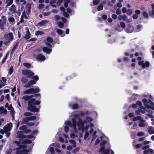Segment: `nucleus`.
Here are the masks:
<instances>
[{"instance_id":"29","label":"nucleus","mask_w":154,"mask_h":154,"mask_svg":"<svg viewBox=\"0 0 154 154\" xmlns=\"http://www.w3.org/2000/svg\"><path fill=\"white\" fill-rule=\"evenodd\" d=\"M69 142L73 145L74 147H75L76 146V143L75 141L73 140H69Z\"/></svg>"},{"instance_id":"48","label":"nucleus","mask_w":154,"mask_h":154,"mask_svg":"<svg viewBox=\"0 0 154 154\" xmlns=\"http://www.w3.org/2000/svg\"><path fill=\"white\" fill-rule=\"evenodd\" d=\"M144 135V133L142 131H140L138 132L137 134V135L138 136H142Z\"/></svg>"},{"instance_id":"23","label":"nucleus","mask_w":154,"mask_h":154,"mask_svg":"<svg viewBox=\"0 0 154 154\" xmlns=\"http://www.w3.org/2000/svg\"><path fill=\"white\" fill-rule=\"evenodd\" d=\"M29 121V119L28 118V117H26L24 119H23L22 121L21 122V124H27V123Z\"/></svg>"},{"instance_id":"28","label":"nucleus","mask_w":154,"mask_h":154,"mask_svg":"<svg viewBox=\"0 0 154 154\" xmlns=\"http://www.w3.org/2000/svg\"><path fill=\"white\" fill-rule=\"evenodd\" d=\"M13 0H6V3H7V6H9L11 5L13 3Z\"/></svg>"},{"instance_id":"31","label":"nucleus","mask_w":154,"mask_h":154,"mask_svg":"<svg viewBox=\"0 0 154 154\" xmlns=\"http://www.w3.org/2000/svg\"><path fill=\"white\" fill-rule=\"evenodd\" d=\"M103 8V5L102 4H101L97 7V10L98 11H100L102 10Z\"/></svg>"},{"instance_id":"54","label":"nucleus","mask_w":154,"mask_h":154,"mask_svg":"<svg viewBox=\"0 0 154 154\" xmlns=\"http://www.w3.org/2000/svg\"><path fill=\"white\" fill-rule=\"evenodd\" d=\"M89 135V133L88 132H86L85 135L84 136V139L85 140H86L88 137Z\"/></svg>"},{"instance_id":"49","label":"nucleus","mask_w":154,"mask_h":154,"mask_svg":"<svg viewBox=\"0 0 154 154\" xmlns=\"http://www.w3.org/2000/svg\"><path fill=\"white\" fill-rule=\"evenodd\" d=\"M116 14L118 15L120 14H121V11L120 8H118L116 10Z\"/></svg>"},{"instance_id":"5","label":"nucleus","mask_w":154,"mask_h":154,"mask_svg":"<svg viewBox=\"0 0 154 154\" xmlns=\"http://www.w3.org/2000/svg\"><path fill=\"white\" fill-rule=\"evenodd\" d=\"M138 60H140L138 62V64L140 66H141L144 69L146 67H148L150 65L148 61H146L145 63H144L143 60H140L142 58H137Z\"/></svg>"},{"instance_id":"43","label":"nucleus","mask_w":154,"mask_h":154,"mask_svg":"<svg viewBox=\"0 0 154 154\" xmlns=\"http://www.w3.org/2000/svg\"><path fill=\"white\" fill-rule=\"evenodd\" d=\"M24 115L26 116H28L32 115V113L30 112H26L24 113Z\"/></svg>"},{"instance_id":"18","label":"nucleus","mask_w":154,"mask_h":154,"mask_svg":"<svg viewBox=\"0 0 154 154\" xmlns=\"http://www.w3.org/2000/svg\"><path fill=\"white\" fill-rule=\"evenodd\" d=\"M48 22V21L46 20H42L41 22H39L38 24V26H41L44 25Z\"/></svg>"},{"instance_id":"45","label":"nucleus","mask_w":154,"mask_h":154,"mask_svg":"<svg viewBox=\"0 0 154 154\" xmlns=\"http://www.w3.org/2000/svg\"><path fill=\"white\" fill-rule=\"evenodd\" d=\"M26 10L27 9H31V6L30 4L27 3L26 5Z\"/></svg>"},{"instance_id":"40","label":"nucleus","mask_w":154,"mask_h":154,"mask_svg":"<svg viewBox=\"0 0 154 154\" xmlns=\"http://www.w3.org/2000/svg\"><path fill=\"white\" fill-rule=\"evenodd\" d=\"M47 41L49 42L52 43L53 42V39L50 37H48L46 38Z\"/></svg>"},{"instance_id":"62","label":"nucleus","mask_w":154,"mask_h":154,"mask_svg":"<svg viewBox=\"0 0 154 154\" xmlns=\"http://www.w3.org/2000/svg\"><path fill=\"white\" fill-rule=\"evenodd\" d=\"M44 5L43 4H40L38 6V8L39 9H42L44 8Z\"/></svg>"},{"instance_id":"55","label":"nucleus","mask_w":154,"mask_h":154,"mask_svg":"<svg viewBox=\"0 0 154 154\" xmlns=\"http://www.w3.org/2000/svg\"><path fill=\"white\" fill-rule=\"evenodd\" d=\"M86 119L87 121L89 122H91L93 121L91 117L89 116L87 117Z\"/></svg>"},{"instance_id":"57","label":"nucleus","mask_w":154,"mask_h":154,"mask_svg":"<svg viewBox=\"0 0 154 154\" xmlns=\"http://www.w3.org/2000/svg\"><path fill=\"white\" fill-rule=\"evenodd\" d=\"M36 58H45V56L43 55L42 54H39L36 57Z\"/></svg>"},{"instance_id":"4","label":"nucleus","mask_w":154,"mask_h":154,"mask_svg":"<svg viewBox=\"0 0 154 154\" xmlns=\"http://www.w3.org/2000/svg\"><path fill=\"white\" fill-rule=\"evenodd\" d=\"M23 75H25L27 78H30L33 76L34 72L29 69H23L22 71Z\"/></svg>"},{"instance_id":"50","label":"nucleus","mask_w":154,"mask_h":154,"mask_svg":"<svg viewBox=\"0 0 154 154\" xmlns=\"http://www.w3.org/2000/svg\"><path fill=\"white\" fill-rule=\"evenodd\" d=\"M69 130V127L67 125H65L64 127V130L66 133L68 132Z\"/></svg>"},{"instance_id":"37","label":"nucleus","mask_w":154,"mask_h":154,"mask_svg":"<svg viewBox=\"0 0 154 154\" xmlns=\"http://www.w3.org/2000/svg\"><path fill=\"white\" fill-rule=\"evenodd\" d=\"M23 132L22 131H17V135H18V138H20L21 137L22 134H23Z\"/></svg>"},{"instance_id":"3","label":"nucleus","mask_w":154,"mask_h":154,"mask_svg":"<svg viewBox=\"0 0 154 154\" xmlns=\"http://www.w3.org/2000/svg\"><path fill=\"white\" fill-rule=\"evenodd\" d=\"M40 90L38 87L35 88H31L28 89L24 91L23 92L24 94H31L36 93L39 92Z\"/></svg>"},{"instance_id":"46","label":"nucleus","mask_w":154,"mask_h":154,"mask_svg":"<svg viewBox=\"0 0 154 154\" xmlns=\"http://www.w3.org/2000/svg\"><path fill=\"white\" fill-rule=\"evenodd\" d=\"M110 150L109 149H107L104 152H102L101 154H109Z\"/></svg>"},{"instance_id":"32","label":"nucleus","mask_w":154,"mask_h":154,"mask_svg":"<svg viewBox=\"0 0 154 154\" xmlns=\"http://www.w3.org/2000/svg\"><path fill=\"white\" fill-rule=\"evenodd\" d=\"M143 16L146 19H147L148 18V15L147 13L145 11L143 12L142 13Z\"/></svg>"},{"instance_id":"63","label":"nucleus","mask_w":154,"mask_h":154,"mask_svg":"<svg viewBox=\"0 0 154 154\" xmlns=\"http://www.w3.org/2000/svg\"><path fill=\"white\" fill-rule=\"evenodd\" d=\"M138 16L136 14H134L132 16V18L134 19H136L138 18Z\"/></svg>"},{"instance_id":"61","label":"nucleus","mask_w":154,"mask_h":154,"mask_svg":"<svg viewBox=\"0 0 154 154\" xmlns=\"http://www.w3.org/2000/svg\"><path fill=\"white\" fill-rule=\"evenodd\" d=\"M31 131V130L30 129H26V130H25V131H24L23 133L26 134V133H29Z\"/></svg>"},{"instance_id":"60","label":"nucleus","mask_w":154,"mask_h":154,"mask_svg":"<svg viewBox=\"0 0 154 154\" xmlns=\"http://www.w3.org/2000/svg\"><path fill=\"white\" fill-rule=\"evenodd\" d=\"M112 17L114 20H116L117 18V16L115 14H113L112 15Z\"/></svg>"},{"instance_id":"20","label":"nucleus","mask_w":154,"mask_h":154,"mask_svg":"<svg viewBox=\"0 0 154 154\" xmlns=\"http://www.w3.org/2000/svg\"><path fill=\"white\" fill-rule=\"evenodd\" d=\"M9 10L11 11H13V13L16 12V8L15 5L14 4L12 5L10 8Z\"/></svg>"},{"instance_id":"64","label":"nucleus","mask_w":154,"mask_h":154,"mask_svg":"<svg viewBox=\"0 0 154 154\" xmlns=\"http://www.w3.org/2000/svg\"><path fill=\"white\" fill-rule=\"evenodd\" d=\"M135 14L137 15H139L140 14L141 11L140 10H137L135 11Z\"/></svg>"},{"instance_id":"44","label":"nucleus","mask_w":154,"mask_h":154,"mask_svg":"<svg viewBox=\"0 0 154 154\" xmlns=\"http://www.w3.org/2000/svg\"><path fill=\"white\" fill-rule=\"evenodd\" d=\"M0 110L1 111H2L3 113H6L7 112L6 109H4L3 107H1L0 108Z\"/></svg>"},{"instance_id":"35","label":"nucleus","mask_w":154,"mask_h":154,"mask_svg":"<svg viewBox=\"0 0 154 154\" xmlns=\"http://www.w3.org/2000/svg\"><path fill=\"white\" fill-rule=\"evenodd\" d=\"M22 99H23L25 101H27L30 100L29 96L28 95H25L23 96L22 97Z\"/></svg>"},{"instance_id":"36","label":"nucleus","mask_w":154,"mask_h":154,"mask_svg":"<svg viewBox=\"0 0 154 154\" xmlns=\"http://www.w3.org/2000/svg\"><path fill=\"white\" fill-rule=\"evenodd\" d=\"M31 78L32 79L34 80L35 81H37L39 79L37 75L34 76V75Z\"/></svg>"},{"instance_id":"7","label":"nucleus","mask_w":154,"mask_h":154,"mask_svg":"<svg viewBox=\"0 0 154 154\" xmlns=\"http://www.w3.org/2000/svg\"><path fill=\"white\" fill-rule=\"evenodd\" d=\"M78 121V125L79 130H81L82 128V130H84L85 128L84 122H82V119L80 118H79Z\"/></svg>"},{"instance_id":"13","label":"nucleus","mask_w":154,"mask_h":154,"mask_svg":"<svg viewBox=\"0 0 154 154\" xmlns=\"http://www.w3.org/2000/svg\"><path fill=\"white\" fill-rule=\"evenodd\" d=\"M138 120H140L141 122H145V120L142 119V118L139 116L134 117L133 119V120L134 121H136Z\"/></svg>"},{"instance_id":"19","label":"nucleus","mask_w":154,"mask_h":154,"mask_svg":"<svg viewBox=\"0 0 154 154\" xmlns=\"http://www.w3.org/2000/svg\"><path fill=\"white\" fill-rule=\"evenodd\" d=\"M148 132L149 134H154V128L152 126H150L148 128Z\"/></svg>"},{"instance_id":"27","label":"nucleus","mask_w":154,"mask_h":154,"mask_svg":"<svg viewBox=\"0 0 154 154\" xmlns=\"http://www.w3.org/2000/svg\"><path fill=\"white\" fill-rule=\"evenodd\" d=\"M27 129V127L26 125H23L21 126L19 128L20 130H23L25 131L26 129Z\"/></svg>"},{"instance_id":"21","label":"nucleus","mask_w":154,"mask_h":154,"mask_svg":"<svg viewBox=\"0 0 154 154\" xmlns=\"http://www.w3.org/2000/svg\"><path fill=\"white\" fill-rule=\"evenodd\" d=\"M28 78L26 76H23L21 79L22 82L24 84L27 83L28 81Z\"/></svg>"},{"instance_id":"17","label":"nucleus","mask_w":154,"mask_h":154,"mask_svg":"<svg viewBox=\"0 0 154 154\" xmlns=\"http://www.w3.org/2000/svg\"><path fill=\"white\" fill-rule=\"evenodd\" d=\"M142 101L144 103V106L146 108H149V105H148V101L147 100L146 98H144L142 100Z\"/></svg>"},{"instance_id":"9","label":"nucleus","mask_w":154,"mask_h":154,"mask_svg":"<svg viewBox=\"0 0 154 154\" xmlns=\"http://www.w3.org/2000/svg\"><path fill=\"white\" fill-rule=\"evenodd\" d=\"M12 127V124L11 122L5 125L4 127V129L5 131L7 132L8 131H10Z\"/></svg>"},{"instance_id":"58","label":"nucleus","mask_w":154,"mask_h":154,"mask_svg":"<svg viewBox=\"0 0 154 154\" xmlns=\"http://www.w3.org/2000/svg\"><path fill=\"white\" fill-rule=\"evenodd\" d=\"M120 25L121 27L123 28H124L125 27V23L123 22H121L120 23Z\"/></svg>"},{"instance_id":"22","label":"nucleus","mask_w":154,"mask_h":154,"mask_svg":"<svg viewBox=\"0 0 154 154\" xmlns=\"http://www.w3.org/2000/svg\"><path fill=\"white\" fill-rule=\"evenodd\" d=\"M72 126L74 129H75L76 128V119L73 118L72 119Z\"/></svg>"},{"instance_id":"11","label":"nucleus","mask_w":154,"mask_h":154,"mask_svg":"<svg viewBox=\"0 0 154 154\" xmlns=\"http://www.w3.org/2000/svg\"><path fill=\"white\" fill-rule=\"evenodd\" d=\"M133 27L129 24L126 28L125 30L128 33H131L133 31Z\"/></svg>"},{"instance_id":"1","label":"nucleus","mask_w":154,"mask_h":154,"mask_svg":"<svg viewBox=\"0 0 154 154\" xmlns=\"http://www.w3.org/2000/svg\"><path fill=\"white\" fill-rule=\"evenodd\" d=\"M35 100V98L31 99L28 101V109L32 112H38L40 108V106L39 105L38 108L36 107L35 105L33 103Z\"/></svg>"},{"instance_id":"39","label":"nucleus","mask_w":154,"mask_h":154,"mask_svg":"<svg viewBox=\"0 0 154 154\" xmlns=\"http://www.w3.org/2000/svg\"><path fill=\"white\" fill-rule=\"evenodd\" d=\"M14 71V68L13 66H11L10 67L9 70V73L10 75H11L13 72Z\"/></svg>"},{"instance_id":"51","label":"nucleus","mask_w":154,"mask_h":154,"mask_svg":"<svg viewBox=\"0 0 154 154\" xmlns=\"http://www.w3.org/2000/svg\"><path fill=\"white\" fill-rule=\"evenodd\" d=\"M144 122H141L138 124V126L140 127H144L146 125L143 123Z\"/></svg>"},{"instance_id":"38","label":"nucleus","mask_w":154,"mask_h":154,"mask_svg":"<svg viewBox=\"0 0 154 154\" xmlns=\"http://www.w3.org/2000/svg\"><path fill=\"white\" fill-rule=\"evenodd\" d=\"M64 24L62 22H59L58 23V26L59 28H62L64 26Z\"/></svg>"},{"instance_id":"2","label":"nucleus","mask_w":154,"mask_h":154,"mask_svg":"<svg viewBox=\"0 0 154 154\" xmlns=\"http://www.w3.org/2000/svg\"><path fill=\"white\" fill-rule=\"evenodd\" d=\"M4 38L5 41L3 43L4 45H7L10 43L14 39V36L12 32L4 35Z\"/></svg>"},{"instance_id":"34","label":"nucleus","mask_w":154,"mask_h":154,"mask_svg":"<svg viewBox=\"0 0 154 154\" xmlns=\"http://www.w3.org/2000/svg\"><path fill=\"white\" fill-rule=\"evenodd\" d=\"M100 1V0H93V3L94 5H97L99 3Z\"/></svg>"},{"instance_id":"52","label":"nucleus","mask_w":154,"mask_h":154,"mask_svg":"<svg viewBox=\"0 0 154 154\" xmlns=\"http://www.w3.org/2000/svg\"><path fill=\"white\" fill-rule=\"evenodd\" d=\"M8 20L11 22H14L15 21L13 17H10L8 19Z\"/></svg>"},{"instance_id":"26","label":"nucleus","mask_w":154,"mask_h":154,"mask_svg":"<svg viewBox=\"0 0 154 154\" xmlns=\"http://www.w3.org/2000/svg\"><path fill=\"white\" fill-rule=\"evenodd\" d=\"M102 137H98L97 139L95 141V144L96 145H97L98 144L100 141L102 140Z\"/></svg>"},{"instance_id":"59","label":"nucleus","mask_w":154,"mask_h":154,"mask_svg":"<svg viewBox=\"0 0 154 154\" xmlns=\"http://www.w3.org/2000/svg\"><path fill=\"white\" fill-rule=\"evenodd\" d=\"M45 45L47 47L49 48H51L52 47V45L51 44L48 43V42H46L45 43Z\"/></svg>"},{"instance_id":"6","label":"nucleus","mask_w":154,"mask_h":154,"mask_svg":"<svg viewBox=\"0 0 154 154\" xmlns=\"http://www.w3.org/2000/svg\"><path fill=\"white\" fill-rule=\"evenodd\" d=\"M107 141L105 140H103L100 143V145L101 147L99 150L100 153L104 152L105 151V145Z\"/></svg>"},{"instance_id":"10","label":"nucleus","mask_w":154,"mask_h":154,"mask_svg":"<svg viewBox=\"0 0 154 154\" xmlns=\"http://www.w3.org/2000/svg\"><path fill=\"white\" fill-rule=\"evenodd\" d=\"M29 152L28 149H23L20 151H16L15 153L16 154H28V153Z\"/></svg>"},{"instance_id":"47","label":"nucleus","mask_w":154,"mask_h":154,"mask_svg":"<svg viewBox=\"0 0 154 154\" xmlns=\"http://www.w3.org/2000/svg\"><path fill=\"white\" fill-rule=\"evenodd\" d=\"M49 150L51 153L52 154L54 153V150L53 147H51L49 148Z\"/></svg>"},{"instance_id":"24","label":"nucleus","mask_w":154,"mask_h":154,"mask_svg":"<svg viewBox=\"0 0 154 154\" xmlns=\"http://www.w3.org/2000/svg\"><path fill=\"white\" fill-rule=\"evenodd\" d=\"M19 42H17L14 45V46H13V47L11 49V50H12V52L14 51L17 48L19 44Z\"/></svg>"},{"instance_id":"16","label":"nucleus","mask_w":154,"mask_h":154,"mask_svg":"<svg viewBox=\"0 0 154 154\" xmlns=\"http://www.w3.org/2000/svg\"><path fill=\"white\" fill-rule=\"evenodd\" d=\"M57 32L60 35H61L62 37L64 36L65 34L63 32V30L60 29H57Z\"/></svg>"},{"instance_id":"53","label":"nucleus","mask_w":154,"mask_h":154,"mask_svg":"<svg viewBox=\"0 0 154 154\" xmlns=\"http://www.w3.org/2000/svg\"><path fill=\"white\" fill-rule=\"evenodd\" d=\"M41 103V102L38 101V100H36L34 101L33 103L35 105H39Z\"/></svg>"},{"instance_id":"25","label":"nucleus","mask_w":154,"mask_h":154,"mask_svg":"<svg viewBox=\"0 0 154 154\" xmlns=\"http://www.w3.org/2000/svg\"><path fill=\"white\" fill-rule=\"evenodd\" d=\"M79 105L76 103L73 104L72 106V108L73 109H76L79 108Z\"/></svg>"},{"instance_id":"42","label":"nucleus","mask_w":154,"mask_h":154,"mask_svg":"<svg viewBox=\"0 0 154 154\" xmlns=\"http://www.w3.org/2000/svg\"><path fill=\"white\" fill-rule=\"evenodd\" d=\"M29 121L34 120L36 119V117L35 116L28 117Z\"/></svg>"},{"instance_id":"14","label":"nucleus","mask_w":154,"mask_h":154,"mask_svg":"<svg viewBox=\"0 0 154 154\" xmlns=\"http://www.w3.org/2000/svg\"><path fill=\"white\" fill-rule=\"evenodd\" d=\"M43 51L48 54H49L52 51V49L47 47H45L42 48Z\"/></svg>"},{"instance_id":"56","label":"nucleus","mask_w":154,"mask_h":154,"mask_svg":"<svg viewBox=\"0 0 154 154\" xmlns=\"http://www.w3.org/2000/svg\"><path fill=\"white\" fill-rule=\"evenodd\" d=\"M143 54L142 53H139L138 52H136L135 53L134 55L135 56L137 57L139 55L142 56Z\"/></svg>"},{"instance_id":"15","label":"nucleus","mask_w":154,"mask_h":154,"mask_svg":"<svg viewBox=\"0 0 154 154\" xmlns=\"http://www.w3.org/2000/svg\"><path fill=\"white\" fill-rule=\"evenodd\" d=\"M151 6L152 8V12H149V14L150 17H153L152 16H153V17H154V4H151Z\"/></svg>"},{"instance_id":"8","label":"nucleus","mask_w":154,"mask_h":154,"mask_svg":"<svg viewBox=\"0 0 154 154\" xmlns=\"http://www.w3.org/2000/svg\"><path fill=\"white\" fill-rule=\"evenodd\" d=\"M36 83V82L34 80H31L29 81L26 84L24 85V87L26 88H30L32 87V85L35 84Z\"/></svg>"},{"instance_id":"30","label":"nucleus","mask_w":154,"mask_h":154,"mask_svg":"<svg viewBox=\"0 0 154 154\" xmlns=\"http://www.w3.org/2000/svg\"><path fill=\"white\" fill-rule=\"evenodd\" d=\"M44 33V32L40 31H36L35 32V35L37 36L38 35H42Z\"/></svg>"},{"instance_id":"33","label":"nucleus","mask_w":154,"mask_h":154,"mask_svg":"<svg viewBox=\"0 0 154 154\" xmlns=\"http://www.w3.org/2000/svg\"><path fill=\"white\" fill-rule=\"evenodd\" d=\"M23 65L24 66L27 68H30L31 66V65L30 63H24Z\"/></svg>"},{"instance_id":"12","label":"nucleus","mask_w":154,"mask_h":154,"mask_svg":"<svg viewBox=\"0 0 154 154\" xmlns=\"http://www.w3.org/2000/svg\"><path fill=\"white\" fill-rule=\"evenodd\" d=\"M26 33L25 35V38L26 40H28L30 38V35L31 34L28 27L26 28Z\"/></svg>"},{"instance_id":"41","label":"nucleus","mask_w":154,"mask_h":154,"mask_svg":"<svg viewBox=\"0 0 154 154\" xmlns=\"http://www.w3.org/2000/svg\"><path fill=\"white\" fill-rule=\"evenodd\" d=\"M127 14L128 15H130L132 14V11L131 9H128L127 11Z\"/></svg>"}]
</instances>
